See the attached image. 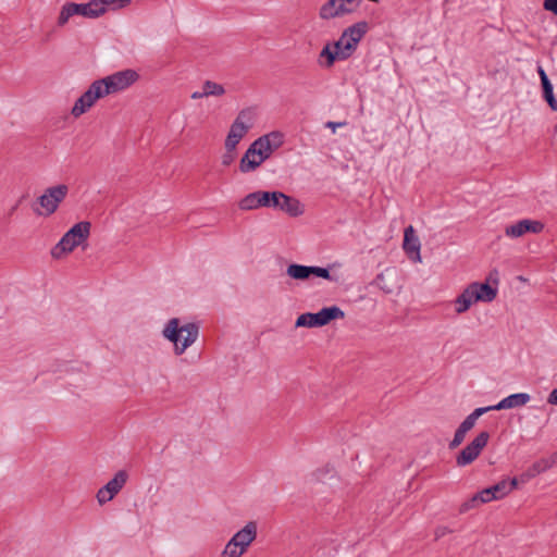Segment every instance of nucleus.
I'll use <instances>...</instances> for the list:
<instances>
[{"instance_id":"obj_16","label":"nucleus","mask_w":557,"mask_h":557,"mask_svg":"<svg viewBox=\"0 0 557 557\" xmlns=\"http://www.w3.org/2000/svg\"><path fill=\"white\" fill-rule=\"evenodd\" d=\"M469 287L473 290L474 300L478 301L491 302L497 296V288L492 287L487 282H473L469 284Z\"/></svg>"},{"instance_id":"obj_41","label":"nucleus","mask_w":557,"mask_h":557,"mask_svg":"<svg viewBox=\"0 0 557 557\" xmlns=\"http://www.w3.org/2000/svg\"><path fill=\"white\" fill-rule=\"evenodd\" d=\"M343 3L345 9L349 10V14L355 12L356 9L360 5L361 0H339Z\"/></svg>"},{"instance_id":"obj_49","label":"nucleus","mask_w":557,"mask_h":557,"mask_svg":"<svg viewBox=\"0 0 557 557\" xmlns=\"http://www.w3.org/2000/svg\"><path fill=\"white\" fill-rule=\"evenodd\" d=\"M547 462L549 463V468H552L554 465L557 463V450L553 453L548 458H546Z\"/></svg>"},{"instance_id":"obj_35","label":"nucleus","mask_w":557,"mask_h":557,"mask_svg":"<svg viewBox=\"0 0 557 557\" xmlns=\"http://www.w3.org/2000/svg\"><path fill=\"white\" fill-rule=\"evenodd\" d=\"M467 432L462 431L459 426L455 432L454 438L448 444L449 449H455L463 442Z\"/></svg>"},{"instance_id":"obj_36","label":"nucleus","mask_w":557,"mask_h":557,"mask_svg":"<svg viewBox=\"0 0 557 557\" xmlns=\"http://www.w3.org/2000/svg\"><path fill=\"white\" fill-rule=\"evenodd\" d=\"M249 128L239 122H233L230 127V133H233L237 135L239 138L243 139V137L248 133Z\"/></svg>"},{"instance_id":"obj_32","label":"nucleus","mask_w":557,"mask_h":557,"mask_svg":"<svg viewBox=\"0 0 557 557\" xmlns=\"http://www.w3.org/2000/svg\"><path fill=\"white\" fill-rule=\"evenodd\" d=\"M549 469V463L547 462L546 458H541L540 460L535 461L532 467L529 470V473L525 475L528 478H533L546 470Z\"/></svg>"},{"instance_id":"obj_38","label":"nucleus","mask_w":557,"mask_h":557,"mask_svg":"<svg viewBox=\"0 0 557 557\" xmlns=\"http://www.w3.org/2000/svg\"><path fill=\"white\" fill-rule=\"evenodd\" d=\"M385 277H384V274L383 273H380L376 275L375 280H374V284L380 288L382 289L384 293L386 294H389L393 292V289L386 285V283L384 282Z\"/></svg>"},{"instance_id":"obj_9","label":"nucleus","mask_w":557,"mask_h":557,"mask_svg":"<svg viewBox=\"0 0 557 557\" xmlns=\"http://www.w3.org/2000/svg\"><path fill=\"white\" fill-rule=\"evenodd\" d=\"M138 77L139 75L136 71L127 69L101 78L100 81H104L102 83L104 91L110 95L128 88Z\"/></svg>"},{"instance_id":"obj_7","label":"nucleus","mask_w":557,"mask_h":557,"mask_svg":"<svg viewBox=\"0 0 557 557\" xmlns=\"http://www.w3.org/2000/svg\"><path fill=\"white\" fill-rule=\"evenodd\" d=\"M490 433L486 431L480 432L460 453L456 456V463L458 467H466L472 463L481 454L483 448L487 445Z\"/></svg>"},{"instance_id":"obj_20","label":"nucleus","mask_w":557,"mask_h":557,"mask_svg":"<svg viewBox=\"0 0 557 557\" xmlns=\"http://www.w3.org/2000/svg\"><path fill=\"white\" fill-rule=\"evenodd\" d=\"M341 51H334L331 44H326L319 54V63L324 67H332L336 61H344Z\"/></svg>"},{"instance_id":"obj_48","label":"nucleus","mask_w":557,"mask_h":557,"mask_svg":"<svg viewBox=\"0 0 557 557\" xmlns=\"http://www.w3.org/2000/svg\"><path fill=\"white\" fill-rule=\"evenodd\" d=\"M345 125H346V122H331V121L325 124V126L329 128H332L333 132H335V129L337 127H342Z\"/></svg>"},{"instance_id":"obj_24","label":"nucleus","mask_w":557,"mask_h":557,"mask_svg":"<svg viewBox=\"0 0 557 557\" xmlns=\"http://www.w3.org/2000/svg\"><path fill=\"white\" fill-rule=\"evenodd\" d=\"M488 412L487 407H479L474 409L459 425V428L462 431H466L467 433L474 426L476 420L483 416L484 413Z\"/></svg>"},{"instance_id":"obj_21","label":"nucleus","mask_w":557,"mask_h":557,"mask_svg":"<svg viewBox=\"0 0 557 557\" xmlns=\"http://www.w3.org/2000/svg\"><path fill=\"white\" fill-rule=\"evenodd\" d=\"M128 479V474L125 470L117 471L113 479H111L104 486V490L111 493V496H115L125 485Z\"/></svg>"},{"instance_id":"obj_13","label":"nucleus","mask_w":557,"mask_h":557,"mask_svg":"<svg viewBox=\"0 0 557 557\" xmlns=\"http://www.w3.org/2000/svg\"><path fill=\"white\" fill-rule=\"evenodd\" d=\"M531 399L528 393H516L503 398L499 403L493 406H487L488 411L492 410H504L527 405Z\"/></svg>"},{"instance_id":"obj_37","label":"nucleus","mask_w":557,"mask_h":557,"mask_svg":"<svg viewBox=\"0 0 557 557\" xmlns=\"http://www.w3.org/2000/svg\"><path fill=\"white\" fill-rule=\"evenodd\" d=\"M240 140L242 138H239L237 135L228 132L225 139V150H236V147Z\"/></svg>"},{"instance_id":"obj_44","label":"nucleus","mask_w":557,"mask_h":557,"mask_svg":"<svg viewBox=\"0 0 557 557\" xmlns=\"http://www.w3.org/2000/svg\"><path fill=\"white\" fill-rule=\"evenodd\" d=\"M331 472H333V468L326 466V467H324L322 469H318L317 471H314L313 472V476H315V479L319 481V480L322 479V476L324 474H327V473H331Z\"/></svg>"},{"instance_id":"obj_18","label":"nucleus","mask_w":557,"mask_h":557,"mask_svg":"<svg viewBox=\"0 0 557 557\" xmlns=\"http://www.w3.org/2000/svg\"><path fill=\"white\" fill-rule=\"evenodd\" d=\"M319 326L327 325L333 320L343 319L345 312L337 306L324 307L315 312Z\"/></svg>"},{"instance_id":"obj_11","label":"nucleus","mask_w":557,"mask_h":557,"mask_svg":"<svg viewBox=\"0 0 557 557\" xmlns=\"http://www.w3.org/2000/svg\"><path fill=\"white\" fill-rule=\"evenodd\" d=\"M543 228L544 224L542 222L524 219L516 224L506 226L505 234L509 237L517 238L527 233H541Z\"/></svg>"},{"instance_id":"obj_43","label":"nucleus","mask_w":557,"mask_h":557,"mask_svg":"<svg viewBox=\"0 0 557 557\" xmlns=\"http://www.w3.org/2000/svg\"><path fill=\"white\" fill-rule=\"evenodd\" d=\"M453 531L447 528V527H444V525H440L435 529V540H438L443 536H445L446 534L448 533H451Z\"/></svg>"},{"instance_id":"obj_46","label":"nucleus","mask_w":557,"mask_h":557,"mask_svg":"<svg viewBox=\"0 0 557 557\" xmlns=\"http://www.w3.org/2000/svg\"><path fill=\"white\" fill-rule=\"evenodd\" d=\"M331 45L334 51H341L344 49V38L341 36L338 40L334 41Z\"/></svg>"},{"instance_id":"obj_28","label":"nucleus","mask_w":557,"mask_h":557,"mask_svg":"<svg viewBox=\"0 0 557 557\" xmlns=\"http://www.w3.org/2000/svg\"><path fill=\"white\" fill-rule=\"evenodd\" d=\"M553 90L554 88L550 82L542 84L543 98L553 111H557V100Z\"/></svg>"},{"instance_id":"obj_31","label":"nucleus","mask_w":557,"mask_h":557,"mask_svg":"<svg viewBox=\"0 0 557 557\" xmlns=\"http://www.w3.org/2000/svg\"><path fill=\"white\" fill-rule=\"evenodd\" d=\"M260 137L265 140L268 138L269 144H271V146L276 150L284 144V135L278 131L270 132Z\"/></svg>"},{"instance_id":"obj_19","label":"nucleus","mask_w":557,"mask_h":557,"mask_svg":"<svg viewBox=\"0 0 557 557\" xmlns=\"http://www.w3.org/2000/svg\"><path fill=\"white\" fill-rule=\"evenodd\" d=\"M104 81L97 79L88 87V89L81 96L90 108L95 104V102L107 96L108 94L104 91V87L102 85Z\"/></svg>"},{"instance_id":"obj_8","label":"nucleus","mask_w":557,"mask_h":557,"mask_svg":"<svg viewBox=\"0 0 557 557\" xmlns=\"http://www.w3.org/2000/svg\"><path fill=\"white\" fill-rule=\"evenodd\" d=\"M369 25L366 21L358 22L347 27L343 33L344 49L341 50L342 55L347 60L357 50L358 44L362 37L367 34Z\"/></svg>"},{"instance_id":"obj_52","label":"nucleus","mask_w":557,"mask_h":557,"mask_svg":"<svg viewBox=\"0 0 557 557\" xmlns=\"http://www.w3.org/2000/svg\"><path fill=\"white\" fill-rule=\"evenodd\" d=\"M17 207H18V203H16V205L11 209L10 214H12V213L16 210V208H17Z\"/></svg>"},{"instance_id":"obj_50","label":"nucleus","mask_w":557,"mask_h":557,"mask_svg":"<svg viewBox=\"0 0 557 557\" xmlns=\"http://www.w3.org/2000/svg\"><path fill=\"white\" fill-rule=\"evenodd\" d=\"M488 281H493L494 283H498V271L497 270H493L490 272L488 274Z\"/></svg>"},{"instance_id":"obj_12","label":"nucleus","mask_w":557,"mask_h":557,"mask_svg":"<svg viewBox=\"0 0 557 557\" xmlns=\"http://www.w3.org/2000/svg\"><path fill=\"white\" fill-rule=\"evenodd\" d=\"M403 248L410 260L421 262V243L412 225L405 228Z\"/></svg>"},{"instance_id":"obj_17","label":"nucleus","mask_w":557,"mask_h":557,"mask_svg":"<svg viewBox=\"0 0 557 557\" xmlns=\"http://www.w3.org/2000/svg\"><path fill=\"white\" fill-rule=\"evenodd\" d=\"M349 14V10L343 7L339 0H329L321 8L319 15L322 20H332Z\"/></svg>"},{"instance_id":"obj_42","label":"nucleus","mask_w":557,"mask_h":557,"mask_svg":"<svg viewBox=\"0 0 557 557\" xmlns=\"http://www.w3.org/2000/svg\"><path fill=\"white\" fill-rule=\"evenodd\" d=\"M543 7L546 11L557 15V0H544Z\"/></svg>"},{"instance_id":"obj_29","label":"nucleus","mask_w":557,"mask_h":557,"mask_svg":"<svg viewBox=\"0 0 557 557\" xmlns=\"http://www.w3.org/2000/svg\"><path fill=\"white\" fill-rule=\"evenodd\" d=\"M255 115H256V113H255L253 108H245L239 111V113L237 114V116L234 121L243 123L250 129V127L252 126L253 120H255Z\"/></svg>"},{"instance_id":"obj_47","label":"nucleus","mask_w":557,"mask_h":557,"mask_svg":"<svg viewBox=\"0 0 557 557\" xmlns=\"http://www.w3.org/2000/svg\"><path fill=\"white\" fill-rule=\"evenodd\" d=\"M547 403L557 406V387L549 393Z\"/></svg>"},{"instance_id":"obj_3","label":"nucleus","mask_w":557,"mask_h":557,"mask_svg":"<svg viewBox=\"0 0 557 557\" xmlns=\"http://www.w3.org/2000/svg\"><path fill=\"white\" fill-rule=\"evenodd\" d=\"M90 227L91 224L88 221L74 224L51 249L52 258L61 259L64 255L72 252L83 244L90 234Z\"/></svg>"},{"instance_id":"obj_4","label":"nucleus","mask_w":557,"mask_h":557,"mask_svg":"<svg viewBox=\"0 0 557 557\" xmlns=\"http://www.w3.org/2000/svg\"><path fill=\"white\" fill-rule=\"evenodd\" d=\"M103 14L99 4L91 0L88 3L66 2L59 14L58 26H64L74 15H82L87 18H97Z\"/></svg>"},{"instance_id":"obj_5","label":"nucleus","mask_w":557,"mask_h":557,"mask_svg":"<svg viewBox=\"0 0 557 557\" xmlns=\"http://www.w3.org/2000/svg\"><path fill=\"white\" fill-rule=\"evenodd\" d=\"M69 193V187L64 184H60L57 186L49 187L45 190V193L38 198V202L45 212H41L38 209H34V212L37 215H46L49 216L53 214L59 205L65 199Z\"/></svg>"},{"instance_id":"obj_2","label":"nucleus","mask_w":557,"mask_h":557,"mask_svg":"<svg viewBox=\"0 0 557 557\" xmlns=\"http://www.w3.org/2000/svg\"><path fill=\"white\" fill-rule=\"evenodd\" d=\"M162 334L174 344V351L180 356L197 341L199 326L193 322L181 326L180 320L172 318L165 324Z\"/></svg>"},{"instance_id":"obj_39","label":"nucleus","mask_w":557,"mask_h":557,"mask_svg":"<svg viewBox=\"0 0 557 557\" xmlns=\"http://www.w3.org/2000/svg\"><path fill=\"white\" fill-rule=\"evenodd\" d=\"M97 500L100 505H103L108 502H110L114 496H111V493H109L108 491L104 490V486H102L98 492H97Z\"/></svg>"},{"instance_id":"obj_1","label":"nucleus","mask_w":557,"mask_h":557,"mask_svg":"<svg viewBox=\"0 0 557 557\" xmlns=\"http://www.w3.org/2000/svg\"><path fill=\"white\" fill-rule=\"evenodd\" d=\"M263 207L281 210L294 218L304 213V208L298 199L278 190H257L246 195L238 202V208L243 211L256 210Z\"/></svg>"},{"instance_id":"obj_10","label":"nucleus","mask_w":557,"mask_h":557,"mask_svg":"<svg viewBox=\"0 0 557 557\" xmlns=\"http://www.w3.org/2000/svg\"><path fill=\"white\" fill-rule=\"evenodd\" d=\"M517 485V478H513L510 481L502 480L498 483L480 491V496L484 498V503L486 504L494 499L503 498L504 496L509 494L513 488H516Z\"/></svg>"},{"instance_id":"obj_27","label":"nucleus","mask_w":557,"mask_h":557,"mask_svg":"<svg viewBox=\"0 0 557 557\" xmlns=\"http://www.w3.org/2000/svg\"><path fill=\"white\" fill-rule=\"evenodd\" d=\"M482 504H485L484 498L480 496V492H478L460 505L459 513H466L469 510L474 509Z\"/></svg>"},{"instance_id":"obj_33","label":"nucleus","mask_w":557,"mask_h":557,"mask_svg":"<svg viewBox=\"0 0 557 557\" xmlns=\"http://www.w3.org/2000/svg\"><path fill=\"white\" fill-rule=\"evenodd\" d=\"M99 7L103 10V14L107 12V7L124 8L131 3V0H95Z\"/></svg>"},{"instance_id":"obj_45","label":"nucleus","mask_w":557,"mask_h":557,"mask_svg":"<svg viewBox=\"0 0 557 557\" xmlns=\"http://www.w3.org/2000/svg\"><path fill=\"white\" fill-rule=\"evenodd\" d=\"M537 73L541 79V85L550 82L545 70L541 65L537 66Z\"/></svg>"},{"instance_id":"obj_23","label":"nucleus","mask_w":557,"mask_h":557,"mask_svg":"<svg viewBox=\"0 0 557 557\" xmlns=\"http://www.w3.org/2000/svg\"><path fill=\"white\" fill-rule=\"evenodd\" d=\"M258 149V152L260 153V161H265L268 160L271 154L276 150L274 149L271 144H269V140L267 139H262L261 137H258L255 141H253V149ZM255 150H251V154L253 153Z\"/></svg>"},{"instance_id":"obj_26","label":"nucleus","mask_w":557,"mask_h":557,"mask_svg":"<svg viewBox=\"0 0 557 557\" xmlns=\"http://www.w3.org/2000/svg\"><path fill=\"white\" fill-rule=\"evenodd\" d=\"M296 327H320L315 312H306L300 314L295 323Z\"/></svg>"},{"instance_id":"obj_14","label":"nucleus","mask_w":557,"mask_h":557,"mask_svg":"<svg viewBox=\"0 0 557 557\" xmlns=\"http://www.w3.org/2000/svg\"><path fill=\"white\" fill-rule=\"evenodd\" d=\"M257 537V523L255 521L248 522L242 530L237 531L232 540L234 541V545L238 544L242 549L247 550L249 545Z\"/></svg>"},{"instance_id":"obj_25","label":"nucleus","mask_w":557,"mask_h":557,"mask_svg":"<svg viewBox=\"0 0 557 557\" xmlns=\"http://www.w3.org/2000/svg\"><path fill=\"white\" fill-rule=\"evenodd\" d=\"M225 94V88L223 85L218 84L212 81H205L202 84V95H206V97H220Z\"/></svg>"},{"instance_id":"obj_34","label":"nucleus","mask_w":557,"mask_h":557,"mask_svg":"<svg viewBox=\"0 0 557 557\" xmlns=\"http://www.w3.org/2000/svg\"><path fill=\"white\" fill-rule=\"evenodd\" d=\"M90 109L89 106H87V102L82 98L79 97L73 108H72V114L75 116V117H78L81 116L82 114H84L85 112H87L88 110Z\"/></svg>"},{"instance_id":"obj_6","label":"nucleus","mask_w":557,"mask_h":557,"mask_svg":"<svg viewBox=\"0 0 557 557\" xmlns=\"http://www.w3.org/2000/svg\"><path fill=\"white\" fill-rule=\"evenodd\" d=\"M286 273L289 277L296 281H306L312 276L321 277L331 282L337 281V277L331 274L330 268H322L317 265L292 263L287 267Z\"/></svg>"},{"instance_id":"obj_22","label":"nucleus","mask_w":557,"mask_h":557,"mask_svg":"<svg viewBox=\"0 0 557 557\" xmlns=\"http://www.w3.org/2000/svg\"><path fill=\"white\" fill-rule=\"evenodd\" d=\"M473 302L478 300H474L473 290L468 285L456 298V312L459 314L466 312Z\"/></svg>"},{"instance_id":"obj_15","label":"nucleus","mask_w":557,"mask_h":557,"mask_svg":"<svg viewBox=\"0 0 557 557\" xmlns=\"http://www.w3.org/2000/svg\"><path fill=\"white\" fill-rule=\"evenodd\" d=\"M251 150H253V143L248 147L239 161V171L242 173L253 172L263 163V161H260L258 149L256 148L252 154Z\"/></svg>"},{"instance_id":"obj_30","label":"nucleus","mask_w":557,"mask_h":557,"mask_svg":"<svg viewBox=\"0 0 557 557\" xmlns=\"http://www.w3.org/2000/svg\"><path fill=\"white\" fill-rule=\"evenodd\" d=\"M234 541L231 539L227 544L225 545L221 557H242L243 554L246 552L245 549H242L238 544H233Z\"/></svg>"},{"instance_id":"obj_51","label":"nucleus","mask_w":557,"mask_h":557,"mask_svg":"<svg viewBox=\"0 0 557 557\" xmlns=\"http://www.w3.org/2000/svg\"><path fill=\"white\" fill-rule=\"evenodd\" d=\"M190 97H191V99L196 100V99L206 97V95H202V90H201V91H194Z\"/></svg>"},{"instance_id":"obj_40","label":"nucleus","mask_w":557,"mask_h":557,"mask_svg":"<svg viewBox=\"0 0 557 557\" xmlns=\"http://www.w3.org/2000/svg\"><path fill=\"white\" fill-rule=\"evenodd\" d=\"M235 158H236V150H231V151L225 150V152L223 153V156L221 158L222 164L224 166H228L234 162Z\"/></svg>"}]
</instances>
